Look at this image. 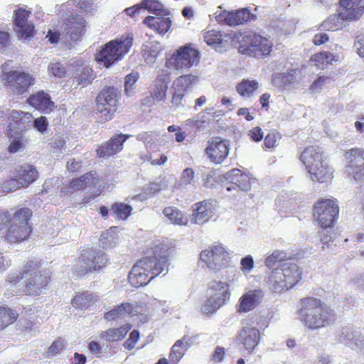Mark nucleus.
Segmentation results:
<instances>
[{"label": "nucleus", "mask_w": 364, "mask_h": 364, "mask_svg": "<svg viewBox=\"0 0 364 364\" xmlns=\"http://www.w3.org/2000/svg\"><path fill=\"white\" fill-rule=\"evenodd\" d=\"M24 279L22 294L29 296H37L43 294L51 282V273L41 269L40 262H27L18 274L9 275L6 282L10 287H15Z\"/></svg>", "instance_id": "f257e3e1"}, {"label": "nucleus", "mask_w": 364, "mask_h": 364, "mask_svg": "<svg viewBox=\"0 0 364 364\" xmlns=\"http://www.w3.org/2000/svg\"><path fill=\"white\" fill-rule=\"evenodd\" d=\"M300 321L309 329L315 330L328 325L334 318L333 311L324 301L313 296L299 301Z\"/></svg>", "instance_id": "f03ea898"}, {"label": "nucleus", "mask_w": 364, "mask_h": 364, "mask_svg": "<svg viewBox=\"0 0 364 364\" xmlns=\"http://www.w3.org/2000/svg\"><path fill=\"white\" fill-rule=\"evenodd\" d=\"M299 159L312 181L323 183L333 178V168L326 161L324 153L318 146L311 145L305 147Z\"/></svg>", "instance_id": "7ed1b4c3"}, {"label": "nucleus", "mask_w": 364, "mask_h": 364, "mask_svg": "<svg viewBox=\"0 0 364 364\" xmlns=\"http://www.w3.org/2000/svg\"><path fill=\"white\" fill-rule=\"evenodd\" d=\"M33 217L31 209L23 207L9 214L8 229L4 239L9 243L18 244L27 240L32 234L33 228L30 221Z\"/></svg>", "instance_id": "20e7f679"}, {"label": "nucleus", "mask_w": 364, "mask_h": 364, "mask_svg": "<svg viewBox=\"0 0 364 364\" xmlns=\"http://www.w3.org/2000/svg\"><path fill=\"white\" fill-rule=\"evenodd\" d=\"M108 259L105 253L93 247H83L73 267V273L77 277H83L105 267Z\"/></svg>", "instance_id": "39448f33"}, {"label": "nucleus", "mask_w": 364, "mask_h": 364, "mask_svg": "<svg viewBox=\"0 0 364 364\" xmlns=\"http://www.w3.org/2000/svg\"><path fill=\"white\" fill-rule=\"evenodd\" d=\"M11 61L7 60L1 65L0 79L5 88L14 95H23L27 93L35 83L32 74L23 70H8Z\"/></svg>", "instance_id": "423d86ee"}, {"label": "nucleus", "mask_w": 364, "mask_h": 364, "mask_svg": "<svg viewBox=\"0 0 364 364\" xmlns=\"http://www.w3.org/2000/svg\"><path fill=\"white\" fill-rule=\"evenodd\" d=\"M301 274L296 264L284 262L271 272L268 276L267 284L274 291L281 292L295 286L300 281Z\"/></svg>", "instance_id": "0eeeda50"}, {"label": "nucleus", "mask_w": 364, "mask_h": 364, "mask_svg": "<svg viewBox=\"0 0 364 364\" xmlns=\"http://www.w3.org/2000/svg\"><path fill=\"white\" fill-rule=\"evenodd\" d=\"M133 43V38L129 35L107 43L96 54L95 59L105 68H109L127 54Z\"/></svg>", "instance_id": "6e6552de"}, {"label": "nucleus", "mask_w": 364, "mask_h": 364, "mask_svg": "<svg viewBox=\"0 0 364 364\" xmlns=\"http://www.w3.org/2000/svg\"><path fill=\"white\" fill-rule=\"evenodd\" d=\"M339 215L338 201L334 198H320L312 208V218L321 229H331Z\"/></svg>", "instance_id": "1a4fd4ad"}, {"label": "nucleus", "mask_w": 364, "mask_h": 364, "mask_svg": "<svg viewBox=\"0 0 364 364\" xmlns=\"http://www.w3.org/2000/svg\"><path fill=\"white\" fill-rule=\"evenodd\" d=\"M340 11L338 16H331L326 18L322 26L328 31H337L341 28L340 19L355 21L359 19L364 12V0H339Z\"/></svg>", "instance_id": "9d476101"}, {"label": "nucleus", "mask_w": 364, "mask_h": 364, "mask_svg": "<svg viewBox=\"0 0 364 364\" xmlns=\"http://www.w3.org/2000/svg\"><path fill=\"white\" fill-rule=\"evenodd\" d=\"M208 291V296L201 310L206 315H212L230 300L231 291L228 282L217 280L210 282Z\"/></svg>", "instance_id": "9b49d317"}, {"label": "nucleus", "mask_w": 364, "mask_h": 364, "mask_svg": "<svg viewBox=\"0 0 364 364\" xmlns=\"http://www.w3.org/2000/svg\"><path fill=\"white\" fill-rule=\"evenodd\" d=\"M146 256L136 263L141 269L154 279L164 270L167 263L165 250L161 245H154L146 250Z\"/></svg>", "instance_id": "f8f14e48"}, {"label": "nucleus", "mask_w": 364, "mask_h": 364, "mask_svg": "<svg viewBox=\"0 0 364 364\" xmlns=\"http://www.w3.org/2000/svg\"><path fill=\"white\" fill-rule=\"evenodd\" d=\"M262 340L259 329L251 324L243 326L237 331L234 342L241 352L252 355L258 348Z\"/></svg>", "instance_id": "ddd939ff"}, {"label": "nucleus", "mask_w": 364, "mask_h": 364, "mask_svg": "<svg viewBox=\"0 0 364 364\" xmlns=\"http://www.w3.org/2000/svg\"><path fill=\"white\" fill-rule=\"evenodd\" d=\"M87 21L79 15L72 16L63 23L62 39L69 48L82 40L87 31Z\"/></svg>", "instance_id": "4468645a"}, {"label": "nucleus", "mask_w": 364, "mask_h": 364, "mask_svg": "<svg viewBox=\"0 0 364 364\" xmlns=\"http://www.w3.org/2000/svg\"><path fill=\"white\" fill-rule=\"evenodd\" d=\"M119 97L120 93L113 87H106L99 92L96 97V110L105 122L113 118Z\"/></svg>", "instance_id": "2eb2a0df"}, {"label": "nucleus", "mask_w": 364, "mask_h": 364, "mask_svg": "<svg viewBox=\"0 0 364 364\" xmlns=\"http://www.w3.org/2000/svg\"><path fill=\"white\" fill-rule=\"evenodd\" d=\"M243 41L247 45H240L238 48L239 52L242 54L259 58L268 55L272 51V43L260 35L256 33L247 35L243 38Z\"/></svg>", "instance_id": "dca6fc26"}, {"label": "nucleus", "mask_w": 364, "mask_h": 364, "mask_svg": "<svg viewBox=\"0 0 364 364\" xmlns=\"http://www.w3.org/2000/svg\"><path fill=\"white\" fill-rule=\"evenodd\" d=\"M200 259L212 269H220L227 266L230 254L221 244L213 245L201 251Z\"/></svg>", "instance_id": "f3484780"}, {"label": "nucleus", "mask_w": 364, "mask_h": 364, "mask_svg": "<svg viewBox=\"0 0 364 364\" xmlns=\"http://www.w3.org/2000/svg\"><path fill=\"white\" fill-rule=\"evenodd\" d=\"M346 171L356 181L364 180V149L354 147L344 151Z\"/></svg>", "instance_id": "a211bd4d"}, {"label": "nucleus", "mask_w": 364, "mask_h": 364, "mask_svg": "<svg viewBox=\"0 0 364 364\" xmlns=\"http://www.w3.org/2000/svg\"><path fill=\"white\" fill-rule=\"evenodd\" d=\"M199 51L191 43L179 47L170 58L176 69H187L199 61Z\"/></svg>", "instance_id": "6ab92c4d"}, {"label": "nucleus", "mask_w": 364, "mask_h": 364, "mask_svg": "<svg viewBox=\"0 0 364 364\" xmlns=\"http://www.w3.org/2000/svg\"><path fill=\"white\" fill-rule=\"evenodd\" d=\"M229 151L230 141L220 136L210 138L204 150L210 161L214 164H222L228 157Z\"/></svg>", "instance_id": "aec40b11"}, {"label": "nucleus", "mask_w": 364, "mask_h": 364, "mask_svg": "<svg viewBox=\"0 0 364 364\" xmlns=\"http://www.w3.org/2000/svg\"><path fill=\"white\" fill-rule=\"evenodd\" d=\"M100 183V177L95 171H88L78 177L73 178L61 190L64 195L84 191L88 188L95 187Z\"/></svg>", "instance_id": "412c9836"}, {"label": "nucleus", "mask_w": 364, "mask_h": 364, "mask_svg": "<svg viewBox=\"0 0 364 364\" xmlns=\"http://www.w3.org/2000/svg\"><path fill=\"white\" fill-rule=\"evenodd\" d=\"M191 222L197 225H203L215 216L217 205L211 200H203L194 203L191 207Z\"/></svg>", "instance_id": "4be33fe9"}, {"label": "nucleus", "mask_w": 364, "mask_h": 364, "mask_svg": "<svg viewBox=\"0 0 364 364\" xmlns=\"http://www.w3.org/2000/svg\"><path fill=\"white\" fill-rule=\"evenodd\" d=\"M198 81L196 75L191 74L182 75L173 82V93L171 103L176 107L182 105V100L186 93Z\"/></svg>", "instance_id": "5701e85b"}, {"label": "nucleus", "mask_w": 364, "mask_h": 364, "mask_svg": "<svg viewBox=\"0 0 364 364\" xmlns=\"http://www.w3.org/2000/svg\"><path fill=\"white\" fill-rule=\"evenodd\" d=\"M33 116L30 112L18 111L16 109L10 110V119L6 129V134H11L12 132H25L32 126Z\"/></svg>", "instance_id": "b1692460"}, {"label": "nucleus", "mask_w": 364, "mask_h": 364, "mask_svg": "<svg viewBox=\"0 0 364 364\" xmlns=\"http://www.w3.org/2000/svg\"><path fill=\"white\" fill-rule=\"evenodd\" d=\"M127 134H116L109 140L102 144L96 150V153L100 158H107L121 151L124 147V143L129 138Z\"/></svg>", "instance_id": "393cba45"}, {"label": "nucleus", "mask_w": 364, "mask_h": 364, "mask_svg": "<svg viewBox=\"0 0 364 364\" xmlns=\"http://www.w3.org/2000/svg\"><path fill=\"white\" fill-rule=\"evenodd\" d=\"M264 293L261 289H253L243 294L239 300L237 311L247 313L256 308L262 301Z\"/></svg>", "instance_id": "a878e982"}, {"label": "nucleus", "mask_w": 364, "mask_h": 364, "mask_svg": "<svg viewBox=\"0 0 364 364\" xmlns=\"http://www.w3.org/2000/svg\"><path fill=\"white\" fill-rule=\"evenodd\" d=\"M27 102L43 113L50 112L54 107V103L51 101L49 95L43 91L30 95Z\"/></svg>", "instance_id": "bb28decb"}, {"label": "nucleus", "mask_w": 364, "mask_h": 364, "mask_svg": "<svg viewBox=\"0 0 364 364\" xmlns=\"http://www.w3.org/2000/svg\"><path fill=\"white\" fill-rule=\"evenodd\" d=\"M255 19L256 16L246 8L228 12L224 16L225 22L230 26L242 25Z\"/></svg>", "instance_id": "cd10ccee"}, {"label": "nucleus", "mask_w": 364, "mask_h": 364, "mask_svg": "<svg viewBox=\"0 0 364 364\" xmlns=\"http://www.w3.org/2000/svg\"><path fill=\"white\" fill-rule=\"evenodd\" d=\"M38 175L36 168L30 164L20 166L14 173V176L18 178L23 188H27L35 182L38 178Z\"/></svg>", "instance_id": "c85d7f7f"}, {"label": "nucleus", "mask_w": 364, "mask_h": 364, "mask_svg": "<svg viewBox=\"0 0 364 364\" xmlns=\"http://www.w3.org/2000/svg\"><path fill=\"white\" fill-rule=\"evenodd\" d=\"M339 60V56L330 51L323 50L314 53L310 58L309 61L318 69L324 70L329 65H333Z\"/></svg>", "instance_id": "c756f323"}, {"label": "nucleus", "mask_w": 364, "mask_h": 364, "mask_svg": "<svg viewBox=\"0 0 364 364\" xmlns=\"http://www.w3.org/2000/svg\"><path fill=\"white\" fill-rule=\"evenodd\" d=\"M99 297L97 294L89 291L77 293L71 300V304L75 309L86 310L93 306Z\"/></svg>", "instance_id": "7c9ffc66"}, {"label": "nucleus", "mask_w": 364, "mask_h": 364, "mask_svg": "<svg viewBox=\"0 0 364 364\" xmlns=\"http://www.w3.org/2000/svg\"><path fill=\"white\" fill-rule=\"evenodd\" d=\"M150 29L160 33L164 34L169 30L171 26V21L169 17L147 16L144 21Z\"/></svg>", "instance_id": "2f4dec72"}, {"label": "nucleus", "mask_w": 364, "mask_h": 364, "mask_svg": "<svg viewBox=\"0 0 364 364\" xmlns=\"http://www.w3.org/2000/svg\"><path fill=\"white\" fill-rule=\"evenodd\" d=\"M230 175L232 176V184L226 188L228 191L231 190L246 191L250 188V179L247 174L242 173L239 169L235 168L230 171Z\"/></svg>", "instance_id": "473e14b6"}, {"label": "nucleus", "mask_w": 364, "mask_h": 364, "mask_svg": "<svg viewBox=\"0 0 364 364\" xmlns=\"http://www.w3.org/2000/svg\"><path fill=\"white\" fill-rule=\"evenodd\" d=\"M152 279L149 274L143 271L136 264L133 266L128 276L129 282L135 288L144 287Z\"/></svg>", "instance_id": "72a5a7b5"}, {"label": "nucleus", "mask_w": 364, "mask_h": 364, "mask_svg": "<svg viewBox=\"0 0 364 364\" xmlns=\"http://www.w3.org/2000/svg\"><path fill=\"white\" fill-rule=\"evenodd\" d=\"M132 328L129 323L123 325L119 328H109L102 331L100 337L107 342H116L122 340L129 331Z\"/></svg>", "instance_id": "f704fd0d"}, {"label": "nucleus", "mask_w": 364, "mask_h": 364, "mask_svg": "<svg viewBox=\"0 0 364 364\" xmlns=\"http://www.w3.org/2000/svg\"><path fill=\"white\" fill-rule=\"evenodd\" d=\"M167 90L168 81L166 78L163 77H156L150 91L152 100L157 102L164 100L166 97Z\"/></svg>", "instance_id": "c9c22d12"}, {"label": "nucleus", "mask_w": 364, "mask_h": 364, "mask_svg": "<svg viewBox=\"0 0 364 364\" xmlns=\"http://www.w3.org/2000/svg\"><path fill=\"white\" fill-rule=\"evenodd\" d=\"M259 85L256 80L243 79L236 85V91L242 97H250L254 95Z\"/></svg>", "instance_id": "e433bc0d"}, {"label": "nucleus", "mask_w": 364, "mask_h": 364, "mask_svg": "<svg viewBox=\"0 0 364 364\" xmlns=\"http://www.w3.org/2000/svg\"><path fill=\"white\" fill-rule=\"evenodd\" d=\"M163 214L174 225H186L188 219L184 213L175 206H167L163 210Z\"/></svg>", "instance_id": "4c0bfd02"}, {"label": "nucleus", "mask_w": 364, "mask_h": 364, "mask_svg": "<svg viewBox=\"0 0 364 364\" xmlns=\"http://www.w3.org/2000/svg\"><path fill=\"white\" fill-rule=\"evenodd\" d=\"M16 311L7 306H0V331L14 323L18 318Z\"/></svg>", "instance_id": "58836bf2"}, {"label": "nucleus", "mask_w": 364, "mask_h": 364, "mask_svg": "<svg viewBox=\"0 0 364 364\" xmlns=\"http://www.w3.org/2000/svg\"><path fill=\"white\" fill-rule=\"evenodd\" d=\"M24 133L25 132L22 130H20V132H12L11 136L7 134V137L10 141V144L8 147V151L9 153H16L25 147L26 139L23 136Z\"/></svg>", "instance_id": "ea45409f"}, {"label": "nucleus", "mask_w": 364, "mask_h": 364, "mask_svg": "<svg viewBox=\"0 0 364 364\" xmlns=\"http://www.w3.org/2000/svg\"><path fill=\"white\" fill-rule=\"evenodd\" d=\"M112 215L117 220H126L132 213V207L124 203H114L110 208Z\"/></svg>", "instance_id": "a19ab883"}, {"label": "nucleus", "mask_w": 364, "mask_h": 364, "mask_svg": "<svg viewBox=\"0 0 364 364\" xmlns=\"http://www.w3.org/2000/svg\"><path fill=\"white\" fill-rule=\"evenodd\" d=\"M14 31L18 39L23 41H31L36 33L35 25L33 22L22 25V26L14 27Z\"/></svg>", "instance_id": "79ce46f5"}, {"label": "nucleus", "mask_w": 364, "mask_h": 364, "mask_svg": "<svg viewBox=\"0 0 364 364\" xmlns=\"http://www.w3.org/2000/svg\"><path fill=\"white\" fill-rule=\"evenodd\" d=\"M186 348L183 340H178L172 346L168 358L170 364H177L183 358Z\"/></svg>", "instance_id": "37998d69"}, {"label": "nucleus", "mask_w": 364, "mask_h": 364, "mask_svg": "<svg viewBox=\"0 0 364 364\" xmlns=\"http://www.w3.org/2000/svg\"><path fill=\"white\" fill-rule=\"evenodd\" d=\"M75 78L77 85L83 87L87 86L90 84L95 78L93 70L89 67L77 69Z\"/></svg>", "instance_id": "c03bdc74"}, {"label": "nucleus", "mask_w": 364, "mask_h": 364, "mask_svg": "<svg viewBox=\"0 0 364 364\" xmlns=\"http://www.w3.org/2000/svg\"><path fill=\"white\" fill-rule=\"evenodd\" d=\"M31 14V12L26 9L22 7L18 8L16 10L14 11L13 15V23L14 26H22V25H26L27 23H31V21L28 20Z\"/></svg>", "instance_id": "a18cd8bd"}, {"label": "nucleus", "mask_w": 364, "mask_h": 364, "mask_svg": "<svg viewBox=\"0 0 364 364\" xmlns=\"http://www.w3.org/2000/svg\"><path fill=\"white\" fill-rule=\"evenodd\" d=\"M281 138L282 135L278 131L274 129L270 130L264 138L263 149H274L277 146L278 141L281 139Z\"/></svg>", "instance_id": "49530a36"}, {"label": "nucleus", "mask_w": 364, "mask_h": 364, "mask_svg": "<svg viewBox=\"0 0 364 364\" xmlns=\"http://www.w3.org/2000/svg\"><path fill=\"white\" fill-rule=\"evenodd\" d=\"M287 254L283 251L275 250L266 257L264 264L269 268H272L277 264L286 261Z\"/></svg>", "instance_id": "de8ad7c7"}, {"label": "nucleus", "mask_w": 364, "mask_h": 364, "mask_svg": "<svg viewBox=\"0 0 364 364\" xmlns=\"http://www.w3.org/2000/svg\"><path fill=\"white\" fill-rule=\"evenodd\" d=\"M204 41L208 45L220 44L223 42V35L220 31L210 30L206 31L204 35Z\"/></svg>", "instance_id": "09e8293b"}, {"label": "nucleus", "mask_w": 364, "mask_h": 364, "mask_svg": "<svg viewBox=\"0 0 364 364\" xmlns=\"http://www.w3.org/2000/svg\"><path fill=\"white\" fill-rule=\"evenodd\" d=\"M4 192L9 193L23 188L21 183H19L18 178L14 176L13 178L6 180L1 186Z\"/></svg>", "instance_id": "8fccbe9b"}, {"label": "nucleus", "mask_w": 364, "mask_h": 364, "mask_svg": "<svg viewBox=\"0 0 364 364\" xmlns=\"http://www.w3.org/2000/svg\"><path fill=\"white\" fill-rule=\"evenodd\" d=\"M139 79V73L136 72H132L125 77L124 82V91L127 95L132 93L134 87V85Z\"/></svg>", "instance_id": "3c124183"}, {"label": "nucleus", "mask_w": 364, "mask_h": 364, "mask_svg": "<svg viewBox=\"0 0 364 364\" xmlns=\"http://www.w3.org/2000/svg\"><path fill=\"white\" fill-rule=\"evenodd\" d=\"M121 306L125 314H129V315H144L145 314L144 317V321H147L149 320L148 315L146 313V309L141 310V311H138L136 309H134V306L129 302L122 303Z\"/></svg>", "instance_id": "603ef678"}, {"label": "nucleus", "mask_w": 364, "mask_h": 364, "mask_svg": "<svg viewBox=\"0 0 364 364\" xmlns=\"http://www.w3.org/2000/svg\"><path fill=\"white\" fill-rule=\"evenodd\" d=\"M139 338L140 334L139 331L133 330L130 333L129 338L124 343V348L127 350H132L135 347Z\"/></svg>", "instance_id": "864d4df0"}, {"label": "nucleus", "mask_w": 364, "mask_h": 364, "mask_svg": "<svg viewBox=\"0 0 364 364\" xmlns=\"http://www.w3.org/2000/svg\"><path fill=\"white\" fill-rule=\"evenodd\" d=\"M124 316V312L121 304L116 306L113 309L105 314V318L108 321H113Z\"/></svg>", "instance_id": "5fc2aeb1"}, {"label": "nucleus", "mask_w": 364, "mask_h": 364, "mask_svg": "<svg viewBox=\"0 0 364 364\" xmlns=\"http://www.w3.org/2000/svg\"><path fill=\"white\" fill-rule=\"evenodd\" d=\"M50 73L58 77L65 76L66 70L65 67L60 63H51L48 67Z\"/></svg>", "instance_id": "6e6d98bb"}, {"label": "nucleus", "mask_w": 364, "mask_h": 364, "mask_svg": "<svg viewBox=\"0 0 364 364\" xmlns=\"http://www.w3.org/2000/svg\"><path fill=\"white\" fill-rule=\"evenodd\" d=\"M247 135L254 142H259L264 138V132L261 127L258 126L250 129L247 132Z\"/></svg>", "instance_id": "4d7b16f0"}, {"label": "nucleus", "mask_w": 364, "mask_h": 364, "mask_svg": "<svg viewBox=\"0 0 364 364\" xmlns=\"http://www.w3.org/2000/svg\"><path fill=\"white\" fill-rule=\"evenodd\" d=\"M33 127L41 133H44L48 128V122L46 117H40L33 122Z\"/></svg>", "instance_id": "13d9d810"}, {"label": "nucleus", "mask_w": 364, "mask_h": 364, "mask_svg": "<svg viewBox=\"0 0 364 364\" xmlns=\"http://www.w3.org/2000/svg\"><path fill=\"white\" fill-rule=\"evenodd\" d=\"M240 269L243 272H250L254 267V260L251 255L242 258L240 261Z\"/></svg>", "instance_id": "bf43d9fd"}, {"label": "nucleus", "mask_w": 364, "mask_h": 364, "mask_svg": "<svg viewBox=\"0 0 364 364\" xmlns=\"http://www.w3.org/2000/svg\"><path fill=\"white\" fill-rule=\"evenodd\" d=\"M11 35L9 32L0 31V50L4 51L10 46Z\"/></svg>", "instance_id": "052dcab7"}, {"label": "nucleus", "mask_w": 364, "mask_h": 364, "mask_svg": "<svg viewBox=\"0 0 364 364\" xmlns=\"http://www.w3.org/2000/svg\"><path fill=\"white\" fill-rule=\"evenodd\" d=\"M328 80V77L324 75L318 76L309 86V90L311 92H315L321 90L323 86L326 84Z\"/></svg>", "instance_id": "680f3d73"}, {"label": "nucleus", "mask_w": 364, "mask_h": 364, "mask_svg": "<svg viewBox=\"0 0 364 364\" xmlns=\"http://www.w3.org/2000/svg\"><path fill=\"white\" fill-rule=\"evenodd\" d=\"M142 8L151 11H160L161 5L156 0H143L141 4Z\"/></svg>", "instance_id": "e2e57ef3"}, {"label": "nucleus", "mask_w": 364, "mask_h": 364, "mask_svg": "<svg viewBox=\"0 0 364 364\" xmlns=\"http://www.w3.org/2000/svg\"><path fill=\"white\" fill-rule=\"evenodd\" d=\"M328 229H321V230H319L318 232V234L320 237V240L321 243L323 244V248H325L326 247H328L330 242H331V233Z\"/></svg>", "instance_id": "0e129e2a"}, {"label": "nucleus", "mask_w": 364, "mask_h": 364, "mask_svg": "<svg viewBox=\"0 0 364 364\" xmlns=\"http://www.w3.org/2000/svg\"><path fill=\"white\" fill-rule=\"evenodd\" d=\"M73 4L80 10L87 12L92 9V0H72Z\"/></svg>", "instance_id": "69168bd1"}, {"label": "nucleus", "mask_w": 364, "mask_h": 364, "mask_svg": "<svg viewBox=\"0 0 364 364\" xmlns=\"http://www.w3.org/2000/svg\"><path fill=\"white\" fill-rule=\"evenodd\" d=\"M225 355V348L217 346L211 355V360L214 363H220L224 359Z\"/></svg>", "instance_id": "338daca9"}, {"label": "nucleus", "mask_w": 364, "mask_h": 364, "mask_svg": "<svg viewBox=\"0 0 364 364\" xmlns=\"http://www.w3.org/2000/svg\"><path fill=\"white\" fill-rule=\"evenodd\" d=\"M194 178V171L191 168H186L183 170L181 175V181L183 183L187 185L190 184Z\"/></svg>", "instance_id": "774afa93"}]
</instances>
